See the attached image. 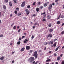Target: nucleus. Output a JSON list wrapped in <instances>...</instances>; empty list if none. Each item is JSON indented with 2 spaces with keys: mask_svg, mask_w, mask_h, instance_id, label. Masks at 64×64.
I'll return each mask as SVG.
<instances>
[{
  "mask_svg": "<svg viewBox=\"0 0 64 64\" xmlns=\"http://www.w3.org/2000/svg\"><path fill=\"white\" fill-rule=\"evenodd\" d=\"M52 26V24L51 23H50L48 24V27H51Z\"/></svg>",
  "mask_w": 64,
  "mask_h": 64,
  "instance_id": "4be33fe9",
  "label": "nucleus"
},
{
  "mask_svg": "<svg viewBox=\"0 0 64 64\" xmlns=\"http://www.w3.org/2000/svg\"><path fill=\"white\" fill-rule=\"evenodd\" d=\"M57 59L58 61H59L61 60V57L60 56H58L57 58Z\"/></svg>",
  "mask_w": 64,
  "mask_h": 64,
  "instance_id": "f8f14e48",
  "label": "nucleus"
},
{
  "mask_svg": "<svg viewBox=\"0 0 64 64\" xmlns=\"http://www.w3.org/2000/svg\"><path fill=\"white\" fill-rule=\"evenodd\" d=\"M52 36L53 35H52V34H50L49 35H48L47 37L48 38H49V37H50V38H52Z\"/></svg>",
  "mask_w": 64,
  "mask_h": 64,
  "instance_id": "423d86ee",
  "label": "nucleus"
},
{
  "mask_svg": "<svg viewBox=\"0 0 64 64\" xmlns=\"http://www.w3.org/2000/svg\"><path fill=\"white\" fill-rule=\"evenodd\" d=\"M9 5L10 6V7H12V6H13V5L12 4V3L11 2H9Z\"/></svg>",
  "mask_w": 64,
  "mask_h": 64,
  "instance_id": "ddd939ff",
  "label": "nucleus"
},
{
  "mask_svg": "<svg viewBox=\"0 0 64 64\" xmlns=\"http://www.w3.org/2000/svg\"><path fill=\"white\" fill-rule=\"evenodd\" d=\"M12 16H13V14H11L10 15V17H12Z\"/></svg>",
  "mask_w": 64,
  "mask_h": 64,
  "instance_id": "bf43d9fd",
  "label": "nucleus"
},
{
  "mask_svg": "<svg viewBox=\"0 0 64 64\" xmlns=\"http://www.w3.org/2000/svg\"><path fill=\"white\" fill-rule=\"evenodd\" d=\"M46 42H45L44 43V45H47V44H48V42H47L46 43V44H45V43Z\"/></svg>",
  "mask_w": 64,
  "mask_h": 64,
  "instance_id": "a19ab883",
  "label": "nucleus"
},
{
  "mask_svg": "<svg viewBox=\"0 0 64 64\" xmlns=\"http://www.w3.org/2000/svg\"><path fill=\"white\" fill-rule=\"evenodd\" d=\"M19 9H20L18 8H16V10L18 12L19 11Z\"/></svg>",
  "mask_w": 64,
  "mask_h": 64,
  "instance_id": "5701e85b",
  "label": "nucleus"
},
{
  "mask_svg": "<svg viewBox=\"0 0 64 64\" xmlns=\"http://www.w3.org/2000/svg\"><path fill=\"white\" fill-rule=\"evenodd\" d=\"M14 13L15 14H17V11H15L14 12Z\"/></svg>",
  "mask_w": 64,
  "mask_h": 64,
  "instance_id": "58836bf2",
  "label": "nucleus"
},
{
  "mask_svg": "<svg viewBox=\"0 0 64 64\" xmlns=\"http://www.w3.org/2000/svg\"><path fill=\"white\" fill-rule=\"evenodd\" d=\"M15 53V52H12V55H13V54H14V53Z\"/></svg>",
  "mask_w": 64,
  "mask_h": 64,
  "instance_id": "680f3d73",
  "label": "nucleus"
},
{
  "mask_svg": "<svg viewBox=\"0 0 64 64\" xmlns=\"http://www.w3.org/2000/svg\"><path fill=\"white\" fill-rule=\"evenodd\" d=\"M62 64H64V61H62Z\"/></svg>",
  "mask_w": 64,
  "mask_h": 64,
  "instance_id": "37998d69",
  "label": "nucleus"
},
{
  "mask_svg": "<svg viewBox=\"0 0 64 64\" xmlns=\"http://www.w3.org/2000/svg\"><path fill=\"white\" fill-rule=\"evenodd\" d=\"M47 49V48L46 47L45 48H44V50H46Z\"/></svg>",
  "mask_w": 64,
  "mask_h": 64,
  "instance_id": "6e6d98bb",
  "label": "nucleus"
},
{
  "mask_svg": "<svg viewBox=\"0 0 64 64\" xmlns=\"http://www.w3.org/2000/svg\"><path fill=\"white\" fill-rule=\"evenodd\" d=\"M52 4H50L48 7V9L50 11H51L52 10L51 9H52Z\"/></svg>",
  "mask_w": 64,
  "mask_h": 64,
  "instance_id": "7ed1b4c3",
  "label": "nucleus"
},
{
  "mask_svg": "<svg viewBox=\"0 0 64 64\" xmlns=\"http://www.w3.org/2000/svg\"><path fill=\"white\" fill-rule=\"evenodd\" d=\"M38 25V24L36 22V23L34 25V26H36V25Z\"/></svg>",
  "mask_w": 64,
  "mask_h": 64,
  "instance_id": "c9c22d12",
  "label": "nucleus"
},
{
  "mask_svg": "<svg viewBox=\"0 0 64 64\" xmlns=\"http://www.w3.org/2000/svg\"><path fill=\"white\" fill-rule=\"evenodd\" d=\"M24 50H25V48H23L21 49L20 51L21 52H23Z\"/></svg>",
  "mask_w": 64,
  "mask_h": 64,
  "instance_id": "1a4fd4ad",
  "label": "nucleus"
},
{
  "mask_svg": "<svg viewBox=\"0 0 64 64\" xmlns=\"http://www.w3.org/2000/svg\"><path fill=\"white\" fill-rule=\"evenodd\" d=\"M36 2H34V3H33V4H32V5H33V6H35V5H36Z\"/></svg>",
  "mask_w": 64,
  "mask_h": 64,
  "instance_id": "a878e982",
  "label": "nucleus"
},
{
  "mask_svg": "<svg viewBox=\"0 0 64 64\" xmlns=\"http://www.w3.org/2000/svg\"><path fill=\"white\" fill-rule=\"evenodd\" d=\"M47 18L48 19H50L51 18V16H47Z\"/></svg>",
  "mask_w": 64,
  "mask_h": 64,
  "instance_id": "dca6fc26",
  "label": "nucleus"
},
{
  "mask_svg": "<svg viewBox=\"0 0 64 64\" xmlns=\"http://www.w3.org/2000/svg\"><path fill=\"white\" fill-rule=\"evenodd\" d=\"M4 58V57H2L1 58H0V59L1 60H3Z\"/></svg>",
  "mask_w": 64,
  "mask_h": 64,
  "instance_id": "412c9836",
  "label": "nucleus"
},
{
  "mask_svg": "<svg viewBox=\"0 0 64 64\" xmlns=\"http://www.w3.org/2000/svg\"><path fill=\"white\" fill-rule=\"evenodd\" d=\"M51 61V60L50 59H49L48 60H47L46 61V62H47V63L48 62H49V61Z\"/></svg>",
  "mask_w": 64,
  "mask_h": 64,
  "instance_id": "cd10ccee",
  "label": "nucleus"
},
{
  "mask_svg": "<svg viewBox=\"0 0 64 64\" xmlns=\"http://www.w3.org/2000/svg\"><path fill=\"white\" fill-rule=\"evenodd\" d=\"M24 19H27V18L26 17H24Z\"/></svg>",
  "mask_w": 64,
  "mask_h": 64,
  "instance_id": "5fc2aeb1",
  "label": "nucleus"
},
{
  "mask_svg": "<svg viewBox=\"0 0 64 64\" xmlns=\"http://www.w3.org/2000/svg\"><path fill=\"white\" fill-rule=\"evenodd\" d=\"M61 33L62 35H64V31L62 32Z\"/></svg>",
  "mask_w": 64,
  "mask_h": 64,
  "instance_id": "2f4dec72",
  "label": "nucleus"
},
{
  "mask_svg": "<svg viewBox=\"0 0 64 64\" xmlns=\"http://www.w3.org/2000/svg\"><path fill=\"white\" fill-rule=\"evenodd\" d=\"M3 8L4 10H6V6H5V5H4L3 6Z\"/></svg>",
  "mask_w": 64,
  "mask_h": 64,
  "instance_id": "2eb2a0df",
  "label": "nucleus"
},
{
  "mask_svg": "<svg viewBox=\"0 0 64 64\" xmlns=\"http://www.w3.org/2000/svg\"><path fill=\"white\" fill-rule=\"evenodd\" d=\"M33 16H34V17H35L36 16V15L35 14H34Z\"/></svg>",
  "mask_w": 64,
  "mask_h": 64,
  "instance_id": "e2e57ef3",
  "label": "nucleus"
},
{
  "mask_svg": "<svg viewBox=\"0 0 64 64\" xmlns=\"http://www.w3.org/2000/svg\"><path fill=\"white\" fill-rule=\"evenodd\" d=\"M38 5L39 6H40V5H41V2H39L38 3Z\"/></svg>",
  "mask_w": 64,
  "mask_h": 64,
  "instance_id": "72a5a7b5",
  "label": "nucleus"
},
{
  "mask_svg": "<svg viewBox=\"0 0 64 64\" xmlns=\"http://www.w3.org/2000/svg\"><path fill=\"white\" fill-rule=\"evenodd\" d=\"M14 62H15V61H14V60H13L12 61V63H14Z\"/></svg>",
  "mask_w": 64,
  "mask_h": 64,
  "instance_id": "864d4df0",
  "label": "nucleus"
},
{
  "mask_svg": "<svg viewBox=\"0 0 64 64\" xmlns=\"http://www.w3.org/2000/svg\"><path fill=\"white\" fill-rule=\"evenodd\" d=\"M30 46H26V50H29L30 49Z\"/></svg>",
  "mask_w": 64,
  "mask_h": 64,
  "instance_id": "6e6552de",
  "label": "nucleus"
},
{
  "mask_svg": "<svg viewBox=\"0 0 64 64\" xmlns=\"http://www.w3.org/2000/svg\"><path fill=\"white\" fill-rule=\"evenodd\" d=\"M37 54H38L37 52L35 51L34 52V54H33V56L35 57L36 59H37V58H38V55H37Z\"/></svg>",
  "mask_w": 64,
  "mask_h": 64,
  "instance_id": "f03ea898",
  "label": "nucleus"
},
{
  "mask_svg": "<svg viewBox=\"0 0 64 64\" xmlns=\"http://www.w3.org/2000/svg\"><path fill=\"white\" fill-rule=\"evenodd\" d=\"M58 1H59V0H56L55 1V2H58Z\"/></svg>",
  "mask_w": 64,
  "mask_h": 64,
  "instance_id": "8fccbe9b",
  "label": "nucleus"
},
{
  "mask_svg": "<svg viewBox=\"0 0 64 64\" xmlns=\"http://www.w3.org/2000/svg\"><path fill=\"white\" fill-rule=\"evenodd\" d=\"M16 26H14L13 28V29L14 30H16Z\"/></svg>",
  "mask_w": 64,
  "mask_h": 64,
  "instance_id": "473e14b6",
  "label": "nucleus"
},
{
  "mask_svg": "<svg viewBox=\"0 0 64 64\" xmlns=\"http://www.w3.org/2000/svg\"><path fill=\"white\" fill-rule=\"evenodd\" d=\"M21 14H22V13H20L18 14V16H20V15H21Z\"/></svg>",
  "mask_w": 64,
  "mask_h": 64,
  "instance_id": "bb28decb",
  "label": "nucleus"
},
{
  "mask_svg": "<svg viewBox=\"0 0 64 64\" xmlns=\"http://www.w3.org/2000/svg\"><path fill=\"white\" fill-rule=\"evenodd\" d=\"M35 63V61H34L33 62L32 64H34V63Z\"/></svg>",
  "mask_w": 64,
  "mask_h": 64,
  "instance_id": "0e129e2a",
  "label": "nucleus"
},
{
  "mask_svg": "<svg viewBox=\"0 0 64 64\" xmlns=\"http://www.w3.org/2000/svg\"><path fill=\"white\" fill-rule=\"evenodd\" d=\"M28 40L26 39L24 40V43H27V42H28Z\"/></svg>",
  "mask_w": 64,
  "mask_h": 64,
  "instance_id": "9d476101",
  "label": "nucleus"
},
{
  "mask_svg": "<svg viewBox=\"0 0 64 64\" xmlns=\"http://www.w3.org/2000/svg\"><path fill=\"white\" fill-rule=\"evenodd\" d=\"M64 25V23H63L62 24V26H63Z\"/></svg>",
  "mask_w": 64,
  "mask_h": 64,
  "instance_id": "4d7b16f0",
  "label": "nucleus"
},
{
  "mask_svg": "<svg viewBox=\"0 0 64 64\" xmlns=\"http://www.w3.org/2000/svg\"><path fill=\"white\" fill-rule=\"evenodd\" d=\"M54 56H57V54L56 53H55L54 54Z\"/></svg>",
  "mask_w": 64,
  "mask_h": 64,
  "instance_id": "ea45409f",
  "label": "nucleus"
},
{
  "mask_svg": "<svg viewBox=\"0 0 64 64\" xmlns=\"http://www.w3.org/2000/svg\"><path fill=\"white\" fill-rule=\"evenodd\" d=\"M34 38V36H32V39H33Z\"/></svg>",
  "mask_w": 64,
  "mask_h": 64,
  "instance_id": "c03bdc74",
  "label": "nucleus"
},
{
  "mask_svg": "<svg viewBox=\"0 0 64 64\" xmlns=\"http://www.w3.org/2000/svg\"><path fill=\"white\" fill-rule=\"evenodd\" d=\"M24 36H26L27 35V34L26 33H24Z\"/></svg>",
  "mask_w": 64,
  "mask_h": 64,
  "instance_id": "a18cd8bd",
  "label": "nucleus"
},
{
  "mask_svg": "<svg viewBox=\"0 0 64 64\" xmlns=\"http://www.w3.org/2000/svg\"><path fill=\"white\" fill-rule=\"evenodd\" d=\"M25 2H23L22 3V7H23L25 6Z\"/></svg>",
  "mask_w": 64,
  "mask_h": 64,
  "instance_id": "39448f33",
  "label": "nucleus"
},
{
  "mask_svg": "<svg viewBox=\"0 0 64 64\" xmlns=\"http://www.w3.org/2000/svg\"><path fill=\"white\" fill-rule=\"evenodd\" d=\"M17 44L18 45H20V44H21V42H18Z\"/></svg>",
  "mask_w": 64,
  "mask_h": 64,
  "instance_id": "c85d7f7f",
  "label": "nucleus"
},
{
  "mask_svg": "<svg viewBox=\"0 0 64 64\" xmlns=\"http://www.w3.org/2000/svg\"><path fill=\"white\" fill-rule=\"evenodd\" d=\"M52 5L53 6H54L55 5V4L54 3H52Z\"/></svg>",
  "mask_w": 64,
  "mask_h": 64,
  "instance_id": "052dcab7",
  "label": "nucleus"
},
{
  "mask_svg": "<svg viewBox=\"0 0 64 64\" xmlns=\"http://www.w3.org/2000/svg\"><path fill=\"white\" fill-rule=\"evenodd\" d=\"M51 53H52V51H50L49 52V53H50V54H51Z\"/></svg>",
  "mask_w": 64,
  "mask_h": 64,
  "instance_id": "13d9d810",
  "label": "nucleus"
},
{
  "mask_svg": "<svg viewBox=\"0 0 64 64\" xmlns=\"http://www.w3.org/2000/svg\"><path fill=\"white\" fill-rule=\"evenodd\" d=\"M61 30H60L61 31H62V30H63V28H61Z\"/></svg>",
  "mask_w": 64,
  "mask_h": 64,
  "instance_id": "69168bd1",
  "label": "nucleus"
},
{
  "mask_svg": "<svg viewBox=\"0 0 64 64\" xmlns=\"http://www.w3.org/2000/svg\"><path fill=\"white\" fill-rule=\"evenodd\" d=\"M22 39L21 38H19V41H21V40Z\"/></svg>",
  "mask_w": 64,
  "mask_h": 64,
  "instance_id": "09e8293b",
  "label": "nucleus"
},
{
  "mask_svg": "<svg viewBox=\"0 0 64 64\" xmlns=\"http://www.w3.org/2000/svg\"><path fill=\"white\" fill-rule=\"evenodd\" d=\"M21 31V29H19L18 31V32H20Z\"/></svg>",
  "mask_w": 64,
  "mask_h": 64,
  "instance_id": "de8ad7c7",
  "label": "nucleus"
},
{
  "mask_svg": "<svg viewBox=\"0 0 64 64\" xmlns=\"http://www.w3.org/2000/svg\"><path fill=\"white\" fill-rule=\"evenodd\" d=\"M46 19L45 18H44V19L43 20H42V21H44V22H45V21H46Z\"/></svg>",
  "mask_w": 64,
  "mask_h": 64,
  "instance_id": "4c0bfd02",
  "label": "nucleus"
},
{
  "mask_svg": "<svg viewBox=\"0 0 64 64\" xmlns=\"http://www.w3.org/2000/svg\"><path fill=\"white\" fill-rule=\"evenodd\" d=\"M13 1L14 3H17V0H13Z\"/></svg>",
  "mask_w": 64,
  "mask_h": 64,
  "instance_id": "c756f323",
  "label": "nucleus"
},
{
  "mask_svg": "<svg viewBox=\"0 0 64 64\" xmlns=\"http://www.w3.org/2000/svg\"><path fill=\"white\" fill-rule=\"evenodd\" d=\"M40 9V8H38L36 9V10L37 12H39Z\"/></svg>",
  "mask_w": 64,
  "mask_h": 64,
  "instance_id": "aec40b11",
  "label": "nucleus"
},
{
  "mask_svg": "<svg viewBox=\"0 0 64 64\" xmlns=\"http://www.w3.org/2000/svg\"><path fill=\"white\" fill-rule=\"evenodd\" d=\"M43 6H42V7H41L40 8V9H43Z\"/></svg>",
  "mask_w": 64,
  "mask_h": 64,
  "instance_id": "79ce46f5",
  "label": "nucleus"
},
{
  "mask_svg": "<svg viewBox=\"0 0 64 64\" xmlns=\"http://www.w3.org/2000/svg\"><path fill=\"white\" fill-rule=\"evenodd\" d=\"M33 50H30V51L29 53H32V52H33Z\"/></svg>",
  "mask_w": 64,
  "mask_h": 64,
  "instance_id": "7c9ffc66",
  "label": "nucleus"
},
{
  "mask_svg": "<svg viewBox=\"0 0 64 64\" xmlns=\"http://www.w3.org/2000/svg\"><path fill=\"white\" fill-rule=\"evenodd\" d=\"M53 29H50L49 30V32H52L53 31Z\"/></svg>",
  "mask_w": 64,
  "mask_h": 64,
  "instance_id": "4468645a",
  "label": "nucleus"
},
{
  "mask_svg": "<svg viewBox=\"0 0 64 64\" xmlns=\"http://www.w3.org/2000/svg\"><path fill=\"white\" fill-rule=\"evenodd\" d=\"M60 46H58V47L55 50V51H57L58 50V49H59V48L60 47Z\"/></svg>",
  "mask_w": 64,
  "mask_h": 64,
  "instance_id": "9b49d317",
  "label": "nucleus"
},
{
  "mask_svg": "<svg viewBox=\"0 0 64 64\" xmlns=\"http://www.w3.org/2000/svg\"><path fill=\"white\" fill-rule=\"evenodd\" d=\"M26 14L28 15H29V14H30V12H29V10H28V9H26Z\"/></svg>",
  "mask_w": 64,
  "mask_h": 64,
  "instance_id": "20e7f679",
  "label": "nucleus"
},
{
  "mask_svg": "<svg viewBox=\"0 0 64 64\" xmlns=\"http://www.w3.org/2000/svg\"><path fill=\"white\" fill-rule=\"evenodd\" d=\"M17 28L18 29H19V26H18Z\"/></svg>",
  "mask_w": 64,
  "mask_h": 64,
  "instance_id": "338daca9",
  "label": "nucleus"
},
{
  "mask_svg": "<svg viewBox=\"0 0 64 64\" xmlns=\"http://www.w3.org/2000/svg\"><path fill=\"white\" fill-rule=\"evenodd\" d=\"M42 52V50H40L38 52L39 53H41V52Z\"/></svg>",
  "mask_w": 64,
  "mask_h": 64,
  "instance_id": "49530a36",
  "label": "nucleus"
},
{
  "mask_svg": "<svg viewBox=\"0 0 64 64\" xmlns=\"http://www.w3.org/2000/svg\"><path fill=\"white\" fill-rule=\"evenodd\" d=\"M30 7H31L30 6H28L27 7V8L28 9H29V8H30Z\"/></svg>",
  "mask_w": 64,
  "mask_h": 64,
  "instance_id": "393cba45",
  "label": "nucleus"
},
{
  "mask_svg": "<svg viewBox=\"0 0 64 64\" xmlns=\"http://www.w3.org/2000/svg\"><path fill=\"white\" fill-rule=\"evenodd\" d=\"M4 35L3 34H1L0 35V37H3Z\"/></svg>",
  "mask_w": 64,
  "mask_h": 64,
  "instance_id": "f704fd0d",
  "label": "nucleus"
},
{
  "mask_svg": "<svg viewBox=\"0 0 64 64\" xmlns=\"http://www.w3.org/2000/svg\"><path fill=\"white\" fill-rule=\"evenodd\" d=\"M25 37V36H23L22 37V39H23V38H24Z\"/></svg>",
  "mask_w": 64,
  "mask_h": 64,
  "instance_id": "603ef678",
  "label": "nucleus"
},
{
  "mask_svg": "<svg viewBox=\"0 0 64 64\" xmlns=\"http://www.w3.org/2000/svg\"><path fill=\"white\" fill-rule=\"evenodd\" d=\"M61 18H64V16L63 15H62Z\"/></svg>",
  "mask_w": 64,
  "mask_h": 64,
  "instance_id": "3c124183",
  "label": "nucleus"
},
{
  "mask_svg": "<svg viewBox=\"0 0 64 64\" xmlns=\"http://www.w3.org/2000/svg\"><path fill=\"white\" fill-rule=\"evenodd\" d=\"M61 23V22L60 21H58L57 22V24L58 25H59L60 24V23Z\"/></svg>",
  "mask_w": 64,
  "mask_h": 64,
  "instance_id": "a211bd4d",
  "label": "nucleus"
},
{
  "mask_svg": "<svg viewBox=\"0 0 64 64\" xmlns=\"http://www.w3.org/2000/svg\"><path fill=\"white\" fill-rule=\"evenodd\" d=\"M34 60H35V58L33 57H31L28 59V61L30 62V63H32Z\"/></svg>",
  "mask_w": 64,
  "mask_h": 64,
  "instance_id": "f257e3e1",
  "label": "nucleus"
},
{
  "mask_svg": "<svg viewBox=\"0 0 64 64\" xmlns=\"http://www.w3.org/2000/svg\"><path fill=\"white\" fill-rule=\"evenodd\" d=\"M34 64H37V62H36Z\"/></svg>",
  "mask_w": 64,
  "mask_h": 64,
  "instance_id": "774afa93",
  "label": "nucleus"
},
{
  "mask_svg": "<svg viewBox=\"0 0 64 64\" xmlns=\"http://www.w3.org/2000/svg\"><path fill=\"white\" fill-rule=\"evenodd\" d=\"M53 46L54 47H55L56 46V42L54 43V44L53 45Z\"/></svg>",
  "mask_w": 64,
  "mask_h": 64,
  "instance_id": "b1692460",
  "label": "nucleus"
},
{
  "mask_svg": "<svg viewBox=\"0 0 64 64\" xmlns=\"http://www.w3.org/2000/svg\"><path fill=\"white\" fill-rule=\"evenodd\" d=\"M60 18H61V16H58V18L57 19V20H59Z\"/></svg>",
  "mask_w": 64,
  "mask_h": 64,
  "instance_id": "e433bc0d",
  "label": "nucleus"
},
{
  "mask_svg": "<svg viewBox=\"0 0 64 64\" xmlns=\"http://www.w3.org/2000/svg\"><path fill=\"white\" fill-rule=\"evenodd\" d=\"M48 6V4H44V7H47Z\"/></svg>",
  "mask_w": 64,
  "mask_h": 64,
  "instance_id": "f3484780",
  "label": "nucleus"
},
{
  "mask_svg": "<svg viewBox=\"0 0 64 64\" xmlns=\"http://www.w3.org/2000/svg\"><path fill=\"white\" fill-rule=\"evenodd\" d=\"M4 2L6 3H7L8 2V0H4Z\"/></svg>",
  "mask_w": 64,
  "mask_h": 64,
  "instance_id": "6ab92c4d",
  "label": "nucleus"
},
{
  "mask_svg": "<svg viewBox=\"0 0 64 64\" xmlns=\"http://www.w3.org/2000/svg\"><path fill=\"white\" fill-rule=\"evenodd\" d=\"M54 43V42L53 41H50V42H49V41L48 42V44H49L50 45V44H51L52 45H53V43Z\"/></svg>",
  "mask_w": 64,
  "mask_h": 64,
  "instance_id": "0eeeda50",
  "label": "nucleus"
}]
</instances>
